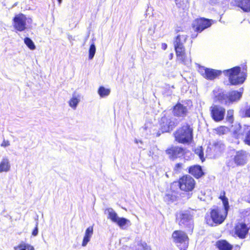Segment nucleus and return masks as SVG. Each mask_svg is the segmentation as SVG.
Returning <instances> with one entry per match:
<instances>
[{"label":"nucleus","instance_id":"nucleus-28","mask_svg":"<svg viewBox=\"0 0 250 250\" xmlns=\"http://www.w3.org/2000/svg\"><path fill=\"white\" fill-rule=\"evenodd\" d=\"M110 93V89L106 88L103 86H100L98 90V93L101 98H104L108 96Z\"/></svg>","mask_w":250,"mask_h":250},{"label":"nucleus","instance_id":"nucleus-3","mask_svg":"<svg viewBox=\"0 0 250 250\" xmlns=\"http://www.w3.org/2000/svg\"><path fill=\"white\" fill-rule=\"evenodd\" d=\"M175 140L179 143L190 144L193 140V128L188 123H184L173 133Z\"/></svg>","mask_w":250,"mask_h":250},{"label":"nucleus","instance_id":"nucleus-27","mask_svg":"<svg viewBox=\"0 0 250 250\" xmlns=\"http://www.w3.org/2000/svg\"><path fill=\"white\" fill-rule=\"evenodd\" d=\"M106 211L108 215V218L110 219L113 223H115L119 218L117 213L112 208H107Z\"/></svg>","mask_w":250,"mask_h":250},{"label":"nucleus","instance_id":"nucleus-36","mask_svg":"<svg viewBox=\"0 0 250 250\" xmlns=\"http://www.w3.org/2000/svg\"><path fill=\"white\" fill-rule=\"evenodd\" d=\"M38 222L36 221V226L32 232V235L34 236H36L38 234Z\"/></svg>","mask_w":250,"mask_h":250},{"label":"nucleus","instance_id":"nucleus-9","mask_svg":"<svg viewBox=\"0 0 250 250\" xmlns=\"http://www.w3.org/2000/svg\"><path fill=\"white\" fill-rule=\"evenodd\" d=\"M199 72L204 78L208 80H213L222 74L221 70L208 68L202 66H199Z\"/></svg>","mask_w":250,"mask_h":250},{"label":"nucleus","instance_id":"nucleus-25","mask_svg":"<svg viewBox=\"0 0 250 250\" xmlns=\"http://www.w3.org/2000/svg\"><path fill=\"white\" fill-rule=\"evenodd\" d=\"M80 101V96L78 94H76L74 93L73 94L72 98L70 100L69 102V106L73 109H76L78 104Z\"/></svg>","mask_w":250,"mask_h":250},{"label":"nucleus","instance_id":"nucleus-31","mask_svg":"<svg viewBox=\"0 0 250 250\" xmlns=\"http://www.w3.org/2000/svg\"><path fill=\"white\" fill-rule=\"evenodd\" d=\"M24 42L30 49L34 50L36 48L34 42L30 38L28 37L25 38Z\"/></svg>","mask_w":250,"mask_h":250},{"label":"nucleus","instance_id":"nucleus-17","mask_svg":"<svg viewBox=\"0 0 250 250\" xmlns=\"http://www.w3.org/2000/svg\"><path fill=\"white\" fill-rule=\"evenodd\" d=\"M170 159L174 160L178 157L182 156L185 153V149L181 147L173 146L166 150Z\"/></svg>","mask_w":250,"mask_h":250},{"label":"nucleus","instance_id":"nucleus-10","mask_svg":"<svg viewBox=\"0 0 250 250\" xmlns=\"http://www.w3.org/2000/svg\"><path fill=\"white\" fill-rule=\"evenodd\" d=\"M211 25V20L204 18L196 19L192 23V26L196 32L200 33Z\"/></svg>","mask_w":250,"mask_h":250},{"label":"nucleus","instance_id":"nucleus-2","mask_svg":"<svg viewBox=\"0 0 250 250\" xmlns=\"http://www.w3.org/2000/svg\"><path fill=\"white\" fill-rule=\"evenodd\" d=\"M187 38L188 36L186 35H177L174 42V45L178 61L184 65L188 66L191 64V59L190 57H188L186 56L185 48L184 46Z\"/></svg>","mask_w":250,"mask_h":250},{"label":"nucleus","instance_id":"nucleus-30","mask_svg":"<svg viewBox=\"0 0 250 250\" xmlns=\"http://www.w3.org/2000/svg\"><path fill=\"white\" fill-rule=\"evenodd\" d=\"M96 51V46L93 40L90 44L89 50H88V58L89 60H92L94 57Z\"/></svg>","mask_w":250,"mask_h":250},{"label":"nucleus","instance_id":"nucleus-6","mask_svg":"<svg viewBox=\"0 0 250 250\" xmlns=\"http://www.w3.org/2000/svg\"><path fill=\"white\" fill-rule=\"evenodd\" d=\"M193 212L192 210L181 211L179 212L177 220L180 226H183L192 230L193 228Z\"/></svg>","mask_w":250,"mask_h":250},{"label":"nucleus","instance_id":"nucleus-42","mask_svg":"<svg viewBox=\"0 0 250 250\" xmlns=\"http://www.w3.org/2000/svg\"><path fill=\"white\" fill-rule=\"evenodd\" d=\"M197 36V34H196V35H194V34H192L191 35V38H195Z\"/></svg>","mask_w":250,"mask_h":250},{"label":"nucleus","instance_id":"nucleus-35","mask_svg":"<svg viewBox=\"0 0 250 250\" xmlns=\"http://www.w3.org/2000/svg\"><path fill=\"white\" fill-rule=\"evenodd\" d=\"M14 249L15 250H17L18 249H19V250H26L25 243H21L17 247H15Z\"/></svg>","mask_w":250,"mask_h":250},{"label":"nucleus","instance_id":"nucleus-39","mask_svg":"<svg viewBox=\"0 0 250 250\" xmlns=\"http://www.w3.org/2000/svg\"><path fill=\"white\" fill-rule=\"evenodd\" d=\"M182 164L181 163H177L175 165V169L176 170H179L182 167Z\"/></svg>","mask_w":250,"mask_h":250},{"label":"nucleus","instance_id":"nucleus-12","mask_svg":"<svg viewBox=\"0 0 250 250\" xmlns=\"http://www.w3.org/2000/svg\"><path fill=\"white\" fill-rule=\"evenodd\" d=\"M249 156L246 151L241 150L236 152L233 160L237 166H242L247 163Z\"/></svg>","mask_w":250,"mask_h":250},{"label":"nucleus","instance_id":"nucleus-26","mask_svg":"<svg viewBox=\"0 0 250 250\" xmlns=\"http://www.w3.org/2000/svg\"><path fill=\"white\" fill-rule=\"evenodd\" d=\"M223 195H221L219 198L222 200L224 208V212H225L226 215H228V211L229 209V206L228 201V199L225 196V192L223 191Z\"/></svg>","mask_w":250,"mask_h":250},{"label":"nucleus","instance_id":"nucleus-32","mask_svg":"<svg viewBox=\"0 0 250 250\" xmlns=\"http://www.w3.org/2000/svg\"><path fill=\"white\" fill-rule=\"evenodd\" d=\"M176 199V196L172 193H166L164 197V200L168 204L173 202Z\"/></svg>","mask_w":250,"mask_h":250},{"label":"nucleus","instance_id":"nucleus-38","mask_svg":"<svg viewBox=\"0 0 250 250\" xmlns=\"http://www.w3.org/2000/svg\"><path fill=\"white\" fill-rule=\"evenodd\" d=\"M25 245H26V250H35L33 246L30 245V244L25 243Z\"/></svg>","mask_w":250,"mask_h":250},{"label":"nucleus","instance_id":"nucleus-4","mask_svg":"<svg viewBox=\"0 0 250 250\" xmlns=\"http://www.w3.org/2000/svg\"><path fill=\"white\" fill-rule=\"evenodd\" d=\"M225 75L229 77V82L231 85H238L243 83L247 77L246 72H241L240 66H235L223 71Z\"/></svg>","mask_w":250,"mask_h":250},{"label":"nucleus","instance_id":"nucleus-23","mask_svg":"<svg viewBox=\"0 0 250 250\" xmlns=\"http://www.w3.org/2000/svg\"><path fill=\"white\" fill-rule=\"evenodd\" d=\"M10 167L11 166L8 158L6 157H3L0 163V173L9 171Z\"/></svg>","mask_w":250,"mask_h":250},{"label":"nucleus","instance_id":"nucleus-37","mask_svg":"<svg viewBox=\"0 0 250 250\" xmlns=\"http://www.w3.org/2000/svg\"><path fill=\"white\" fill-rule=\"evenodd\" d=\"M10 146V142L8 140H3L2 143L1 144V146L4 147L8 146Z\"/></svg>","mask_w":250,"mask_h":250},{"label":"nucleus","instance_id":"nucleus-18","mask_svg":"<svg viewBox=\"0 0 250 250\" xmlns=\"http://www.w3.org/2000/svg\"><path fill=\"white\" fill-rule=\"evenodd\" d=\"M235 133L237 135V137H240L241 135H244L245 133V138L244 142L245 144L250 146V128L248 127L242 129L241 126L239 125L238 128L234 131Z\"/></svg>","mask_w":250,"mask_h":250},{"label":"nucleus","instance_id":"nucleus-22","mask_svg":"<svg viewBox=\"0 0 250 250\" xmlns=\"http://www.w3.org/2000/svg\"><path fill=\"white\" fill-rule=\"evenodd\" d=\"M93 233V228L92 226L89 227L86 229L82 244L83 247H85L87 245V243L90 241Z\"/></svg>","mask_w":250,"mask_h":250},{"label":"nucleus","instance_id":"nucleus-24","mask_svg":"<svg viewBox=\"0 0 250 250\" xmlns=\"http://www.w3.org/2000/svg\"><path fill=\"white\" fill-rule=\"evenodd\" d=\"M237 6L245 12L250 11V0H239L237 1Z\"/></svg>","mask_w":250,"mask_h":250},{"label":"nucleus","instance_id":"nucleus-13","mask_svg":"<svg viewBox=\"0 0 250 250\" xmlns=\"http://www.w3.org/2000/svg\"><path fill=\"white\" fill-rule=\"evenodd\" d=\"M227 216V215H226L223 209L220 208L212 209L210 211V217L212 221L215 224H222Z\"/></svg>","mask_w":250,"mask_h":250},{"label":"nucleus","instance_id":"nucleus-43","mask_svg":"<svg viewBox=\"0 0 250 250\" xmlns=\"http://www.w3.org/2000/svg\"><path fill=\"white\" fill-rule=\"evenodd\" d=\"M173 54L172 53H171L170 55H169V59H172V57H173Z\"/></svg>","mask_w":250,"mask_h":250},{"label":"nucleus","instance_id":"nucleus-19","mask_svg":"<svg viewBox=\"0 0 250 250\" xmlns=\"http://www.w3.org/2000/svg\"><path fill=\"white\" fill-rule=\"evenodd\" d=\"M188 172L196 179H199L205 175L202 167L199 165H193L188 168Z\"/></svg>","mask_w":250,"mask_h":250},{"label":"nucleus","instance_id":"nucleus-1","mask_svg":"<svg viewBox=\"0 0 250 250\" xmlns=\"http://www.w3.org/2000/svg\"><path fill=\"white\" fill-rule=\"evenodd\" d=\"M213 94L214 101L226 105H229L234 102H237L242 95L241 92L236 90L226 92L219 88L213 90Z\"/></svg>","mask_w":250,"mask_h":250},{"label":"nucleus","instance_id":"nucleus-44","mask_svg":"<svg viewBox=\"0 0 250 250\" xmlns=\"http://www.w3.org/2000/svg\"><path fill=\"white\" fill-rule=\"evenodd\" d=\"M59 3L62 2V0H57Z\"/></svg>","mask_w":250,"mask_h":250},{"label":"nucleus","instance_id":"nucleus-8","mask_svg":"<svg viewBox=\"0 0 250 250\" xmlns=\"http://www.w3.org/2000/svg\"><path fill=\"white\" fill-rule=\"evenodd\" d=\"M195 185V182L190 176L187 175L179 179V186L182 190L185 191H192Z\"/></svg>","mask_w":250,"mask_h":250},{"label":"nucleus","instance_id":"nucleus-7","mask_svg":"<svg viewBox=\"0 0 250 250\" xmlns=\"http://www.w3.org/2000/svg\"><path fill=\"white\" fill-rule=\"evenodd\" d=\"M210 116L215 122H220L224 119L226 114V109L220 105L213 104L209 108Z\"/></svg>","mask_w":250,"mask_h":250},{"label":"nucleus","instance_id":"nucleus-21","mask_svg":"<svg viewBox=\"0 0 250 250\" xmlns=\"http://www.w3.org/2000/svg\"><path fill=\"white\" fill-rule=\"evenodd\" d=\"M116 223L121 229H125L129 226H131V223L129 220L124 218L119 217L115 221Z\"/></svg>","mask_w":250,"mask_h":250},{"label":"nucleus","instance_id":"nucleus-29","mask_svg":"<svg viewBox=\"0 0 250 250\" xmlns=\"http://www.w3.org/2000/svg\"><path fill=\"white\" fill-rule=\"evenodd\" d=\"M135 250H151V249L145 242L140 241L136 246Z\"/></svg>","mask_w":250,"mask_h":250},{"label":"nucleus","instance_id":"nucleus-14","mask_svg":"<svg viewBox=\"0 0 250 250\" xmlns=\"http://www.w3.org/2000/svg\"><path fill=\"white\" fill-rule=\"evenodd\" d=\"M14 27L19 31H23L26 29V17L23 14L15 16L13 20Z\"/></svg>","mask_w":250,"mask_h":250},{"label":"nucleus","instance_id":"nucleus-15","mask_svg":"<svg viewBox=\"0 0 250 250\" xmlns=\"http://www.w3.org/2000/svg\"><path fill=\"white\" fill-rule=\"evenodd\" d=\"M172 113L174 117L185 118L188 114V108L187 106L178 103L173 107Z\"/></svg>","mask_w":250,"mask_h":250},{"label":"nucleus","instance_id":"nucleus-41","mask_svg":"<svg viewBox=\"0 0 250 250\" xmlns=\"http://www.w3.org/2000/svg\"><path fill=\"white\" fill-rule=\"evenodd\" d=\"M162 48L165 50L167 48V44L165 43H162Z\"/></svg>","mask_w":250,"mask_h":250},{"label":"nucleus","instance_id":"nucleus-45","mask_svg":"<svg viewBox=\"0 0 250 250\" xmlns=\"http://www.w3.org/2000/svg\"><path fill=\"white\" fill-rule=\"evenodd\" d=\"M136 143H138L137 140H136Z\"/></svg>","mask_w":250,"mask_h":250},{"label":"nucleus","instance_id":"nucleus-20","mask_svg":"<svg viewBox=\"0 0 250 250\" xmlns=\"http://www.w3.org/2000/svg\"><path fill=\"white\" fill-rule=\"evenodd\" d=\"M216 247L219 250H232L233 246L226 240H219L216 242Z\"/></svg>","mask_w":250,"mask_h":250},{"label":"nucleus","instance_id":"nucleus-16","mask_svg":"<svg viewBox=\"0 0 250 250\" xmlns=\"http://www.w3.org/2000/svg\"><path fill=\"white\" fill-rule=\"evenodd\" d=\"M249 228L244 223H238L235 227V234L240 239L246 237Z\"/></svg>","mask_w":250,"mask_h":250},{"label":"nucleus","instance_id":"nucleus-40","mask_svg":"<svg viewBox=\"0 0 250 250\" xmlns=\"http://www.w3.org/2000/svg\"><path fill=\"white\" fill-rule=\"evenodd\" d=\"M208 2L211 5H214L218 2V0H208Z\"/></svg>","mask_w":250,"mask_h":250},{"label":"nucleus","instance_id":"nucleus-34","mask_svg":"<svg viewBox=\"0 0 250 250\" xmlns=\"http://www.w3.org/2000/svg\"><path fill=\"white\" fill-rule=\"evenodd\" d=\"M233 113L234 111L232 109H229L227 111L226 120L230 123L233 121Z\"/></svg>","mask_w":250,"mask_h":250},{"label":"nucleus","instance_id":"nucleus-11","mask_svg":"<svg viewBox=\"0 0 250 250\" xmlns=\"http://www.w3.org/2000/svg\"><path fill=\"white\" fill-rule=\"evenodd\" d=\"M172 236L176 243L183 244L184 249L188 247V238L185 232L181 230H175Z\"/></svg>","mask_w":250,"mask_h":250},{"label":"nucleus","instance_id":"nucleus-33","mask_svg":"<svg viewBox=\"0 0 250 250\" xmlns=\"http://www.w3.org/2000/svg\"><path fill=\"white\" fill-rule=\"evenodd\" d=\"M194 152L195 154H197L199 157L200 159L202 160V161H204L205 159L204 158V152L202 146H199L196 148Z\"/></svg>","mask_w":250,"mask_h":250},{"label":"nucleus","instance_id":"nucleus-5","mask_svg":"<svg viewBox=\"0 0 250 250\" xmlns=\"http://www.w3.org/2000/svg\"><path fill=\"white\" fill-rule=\"evenodd\" d=\"M179 124L178 120L172 115H164L160 121V129L162 132H169Z\"/></svg>","mask_w":250,"mask_h":250}]
</instances>
